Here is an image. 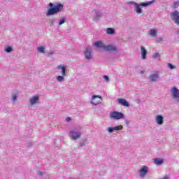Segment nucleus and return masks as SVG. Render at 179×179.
<instances>
[{"instance_id": "obj_1", "label": "nucleus", "mask_w": 179, "mask_h": 179, "mask_svg": "<svg viewBox=\"0 0 179 179\" xmlns=\"http://www.w3.org/2000/svg\"><path fill=\"white\" fill-rule=\"evenodd\" d=\"M50 8L46 13V16H54V15H57V13H61L62 10H64V5L62 3H58L54 6V3H49Z\"/></svg>"}, {"instance_id": "obj_2", "label": "nucleus", "mask_w": 179, "mask_h": 179, "mask_svg": "<svg viewBox=\"0 0 179 179\" xmlns=\"http://www.w3.org/2000/svg\"><path fill=\"white\" fill-rule=\"evenodd\" d=\"M127 3L128 5H134L135 12H136L138 15H141V13H142V8H141V6H143V8L150 6V5L155 3V0L147 2H141L140 4L135 1H129Z\"/></svg>"}, {"instance_id": "obj_3", "label": "nucleus", "mask_w": 179, "mask_h": 179, "mask_svg": "<svg viewBox=\"0 0 179 179\" xmlns=\"http://www.w3.org/2000/svg\"><path fill=\"white\" fill-rule=\"evenodd\" d=\"M93 45L96 47V48L103 50V51H117V47L113 45H106V44L101 41H96L94 43Z\"/></svg>"}, {"instance_id": "obj_4", "label": "nucleus", "mask_w": 179, "mask_h": 179, "mask_svg": "<svg viewBox=\"0 0 179 179\" xmlns=\"http://www.w3.org/2000/svg\"><path fill=\"white\" fill-rule=\"evenodd\" d=\"M81 129L82 128L80 127H78L71 130L69 133V138H71V139H73V141H76V139H79V138L82 136V131H80Z\"/></svg>"}, {"instance_id": "obj_5", "label": "nucleus", "mask_w": 179, "mask_h": 179, "mask_svg": "<svg viewBox=\"0 0 179 179\" xmlns=\"http://www.w3.org/2000/svg\"><path fill=\"white\" fill-rule=\"evenodd\" d=\"M171 95L176 103H179V90L176 87H173L171 89Z\"/></svg>"}, {"instance_id": "obj_6", "label": "nucleus", "mask_w": 179, "mask_h": 179, "mask_svg": "<svg viewBox=\"0 0 179 179\" xmlns=\"http://www.w3.org/2000/svg\"><path fill=\"white\" fill-rule=\"evenodd\" d=\"M110 117L112 120H122L125 118V116L124 115V114L119 111H113L110 113Z\"/></svg>"}, {"instance_id": "obj_7", "label": "nucleus", "mask_w": 179, "mask_h": 179, "mask_svg": "<svg viewBox=\"0 0 179 179\" xmlns=\"http://www.w3.org/2000/svg\"><path fill=\"white\" fill-rule=\"evenodd\" d=\"M29 103L30 106H36V104H38L40 103V95H34L32 96L29 100Z\"/></svg>"}, {"instance_id": "obj_8", "label": "nucleus", "mask_w": 179, "mask_h": 179, "mask_svg": "<svg viewBox=\"0 0 179 179\" xmlns=\"http://www.w3.org/2000/svg\"><path fill=\"white\" fill-rule=\"evenodd\" d=\"M101 100H103L101 96L99 95H94L92 98L91 104H92V106H99V104L101 103Z\"/></svg>"}, {"instance_id": "obj_9", "label": "nucleus", "mask_w": 179, "mask_h": 179, "mask_svg": "<svg viewBox=\"0 0 179 179\" xmlns=\"http://www.w3.org/2000/svg\"><path fill=\"white\" fill-rule=\"evenodd\" d=\"M93 51V48L92 46H88L85 48V50L84 52L85 57L86 59L88 61L92 59V52Z\"/></svg>"}, {"instance_id": "obj_10", "label": "nucleus", "mask_w": 179, "mask_h": 179, "mask_svg": "<svg viewBox=\"0 0 179 179\" xmlns=\"http://www.w3.org/2000/svg\"><path fill=\"white\" fill-rule=\"evenodd\" d=\"M171 17L176 24H179V12L178 10L172 12Z\"/></svg>"}, {"instance_id": "obj_11", "label": "nucleus", "mask_w": 179, "mask_h": 179, "mask_svg": "<svg viewBox=\"0 0 179 179\" xmlns=\"http://www.w3.org/2000/svg\"><path fill=\"white\" fill-rule=\"evenodd\" d=\"M148 171H149V168H148L147 166H142L139 170V177H141V178H145L148 174Z\"/></svg>"}, {"instance_id": "obj_12", "label": "nucleus", "mask_w": 179, "mask_h": 179, "mask_svg": "<svg viewBox=\"0 0 179 179\" xmlns=\"http://www.w3.org/2000/svg\"><path fill=\"white\" fill-rule=\"evenodd\" d=\"M57 69H60V73L63 76H67L66 69H68V66L65 64H59L57 66Z\"/></svg>"}, {"instance_id": "obj_13", "label": "nucleus", "mask_w": 179, "mask_h": 179, "mask_svg": "<svg viewBox=\"0 0 179 179\" xmlns=\"http://www.w3.org/2000/svg\"><path fill=\"white\" fill-rule=\"evenodd\" d=\"M155 122L157 125H163L164 124V117L162 115L155 116Z\"/></svg>"}, {"instance_id": "obj_14", "label": "nucleus", "mask_w": 179, "mask_h": 179, "mask_svg": "<svg viewBox=\"0 0 179 179\" xmlns=\"http://www.w3.org/2000/svg\"><path fill=\"white\" fill-rule=\"evenodd\" d=\"M117 101L119 104H121V106H123L124 107H129V103L124 99H118Z\"/></svg>"}, {"instance_id": "obj_15", "label": "nucleus", "mask_w": 179, "mask_h": 179, "mask_svg": "<svg viewBox=\"0 0 179 179\" xmlns=\"http://www.w3.org/2000/svg\"><path fill=\"white\" fill-rule=\"evenodd\" d=\"M150 80H151V82H156L157 80H159V78H160V76H159L158 73H152L150 76Z\"/></svg>"}, {"instance_id": "obj_16", "label": "nucleus", "mask_w": 179, "mask_h": 179, "mask_svg": "<svg viewBox=\"0 0 179 179\" xmlns=\"http://www.w3.org/2000/svg\"><path fill=\"white\" fill-rule=\"evenodd\" d=\"M141 58L143 59H146V55H148V50H146V48L145 47L141 46Z\"/></svg>"}, {"instance_id": "obj_17", "label": "nucleus", "mask_w": 179, "mask_h": 179, "mask_svg": "<svg viewBox=\"0 0 179 179\" xmlns=\"http://www.w3.org/2000/svg\"><path fill=\"white\" fill-rule=\"evenodd\" d=\"M149 34L151 37H157V31L155 29H151L149 31Z\"/></svg>"}, {"instance_id": "obj_18", "label": "nucleus", "mask_w": 179, "mask_h": 179, "mask_svg": "<svg viewBox=\"0 0 179 179\" xmlns=\"http://www.w3.org/2000/svg\"><path fill=\"white\" fill-rule=\"evenodd\" d=\"M65 77H66V76H58L56 78V80H57L59 83H62V82H65Z\"/></svg>"}, {"instance_id": "obj_19", "label": "nucleus", "mask_w": 179, "mask_h": 179, "mask_svg": "<svg viewBox=\"0 0 179 179\" xmlns=\"http://www.w3.org/2000/svg\"><path fill=\"white\" fill-rule=\"evenodd\" d=\"M106 34L113 36V34H115V29L108 27L106 29Z\"/></svg>"}, {"instance_id": "obj_20", "label": "nucleus", "mask_w": 179, "mask_h": 179, "mask_svg": "<svg viewBox=\"0 0 179 179\" xmlns=\"http://www.w3.org/2000/svg\"><path fill=\"white\" fill-rule=\"evenodd\" d=\"M164 160L160 158H156L154 159V163L156 164V166H161V164H163Z\"/></svg>"}, {"instance_id": "obj_21", "label": "nucleus", "mask_w": 179, "mask_h": 179, "mask_svg": "<svg viewBox=\"0 0 179 179\" xmlns=\"http://www.w3.org/2000/svg\"><path fill=\"white\" fill-rule=\"evenodd\" d=\"M37 51L40 54H44V52H45V47H44V46H39V47L37 48Z\"/></svg>"}, {"instance_id": "obj_22", "label": "nucleus", "mask_w": 179, "mask_h": 179, "mask_svg": "<svg viewBox=\"0 0 179 179\" xmlns=\"http://www.w3.org/2000/svg\"><path fill=\"white\" fill-rule=\"evenodd\" d=\"M66 22V17H62L60 19H59V26H62V24H64V23H65Z\"/></svg>"}, {"instance_id": "obj_23", "label": "nucleus", "mask_w": 179, "mask_h": 179, "mask_svg": "<svg viewBox=\"0 0 179 179\" xmlns=\"http://www.w3.org/2000/svg\"><path fill=\"white\" fill-rule=\"evenodd\" d=\"M101 16H103V15L101 14V12H100V11L96 12L95 17H94V20H97L100 19V17H101Z\"/></svg>"}, {"instance_id": "obj_24", "label": "nucleus", "mask_w": 179, "mask_h": 179, "mask_svg": "<svg viewBox=\"0 0 179 179\" xmlns=\"http://www.w3.org/2000/svg\"><path fill=\"white\" fill-rule=\"evenodd\" d=\"M55 23H57V19L52 17L49 20L50 26L52 27V26H54V24H55Z\"/></svg>"}, {"instance_id": "obj_25", "label": "nucleus", "mask_w": 179, "mask_h": 179, "mask_svg": "<svg viewBox=\"0 0 179 179\" xmlns=\"http://www.w3.org/2000/svg\"><path fill=\"white\" fill-rule=\"evenodd\" d=\"M4 51H6V52H12V51H13V49L12 48V47L10 46H8L4 49Z\"/></svg>"}, {"instance_id": "obj_26", "label": "nucleus", "mask_w": 179, "mask_h": 179, "mask_svg": "<svg viewBox=\"0 0 179 179\" xmlns=\"http://www.w3.org/2000/svg\"><path fill=\"white\" fill-rule=\"evenodd\" d=\"M122 128H123L122 125H118V126L113 127L114 131H122Z\"/></svg>"}, {"instance_id": "obj_27", "label": "nucleus", "mask_w": 179, "mask_h": 179, "mask_svg": "<svg viewBox=\"0 0 179 179\" xmlns=\"http://www.w3.org/2000/svg\"><path fill=\"white\" fill-rule=\"evenodd\" d=\"M178 6H179V1L173 2V4L172 5V8L176 9V8H178Z\"/></svg>"}, {"instance_id": "obj_28", "label": "nucleus", "mask_w": 179, "mask_h": 179, "mask_svg": "<svg viewBox=\"0 0 179 179\" xmlns=\"http://www.w3.org/2000/svg\"><path fill=\"white\" fill-rule=\"evenodd\" d=\"M153 57L160 60V54L159 52H156L153 55Z\"/></svg>"}, {"instance_id": "obj_29", "label": "nucleus", "mask_w": 179, "mask_h": 179, "mask_svg": "<svg viewBox=\"0 0 179 179\" xmlns=\"http://www.w3.org/2000/svg\"><path fill=\"white\" fill-rule=\"evenodd\" d=\"M106 131H108L109 134H113V132L115 131L114 127H108Z\"/></svg>"}, {"instance_id": "obj_30", "label": "nucleus", "mask_w": 179, "mask_h": 179, "mask_svg": "<svg viewBox=\"0 0 179 179\" xmlns=\"http://www.w3.org/2000/svg\"><path fill=\"white\" fill-rule=\"evenodd\" d=\"M16 100H17V96H16V94H13L12 95V101L15 102V101H16Z\"/></svg>"}, {"instance_id": "obj_31", "label": "nucleus", "mask_w": 179, "mask_h": 179, "mask_svg": "<svg viewBox=\"0 0 179 179\" xmlns=\"http://www.w3.org/2000/svg\"><path fill=\"white\" fill-rule=\"evenodd\" d=\"M168 67L171 69H176V66L173 64H171V63L168 64Z\"/></svg>"}, {"instance_id": "obj_32", "label": "nucleus", "mask_w": 179, "mask_h": 179, "mask_svg": "<svg viewBox=\"0 0 179 179\" xmlns=\"http://www.w3.org/2000/svg\"><path fill=\"white\" fill-rule=\"evenodd\" d=\"M86 145V143L82 142L78 144V148H83Z\"/></svg>"}, {"instance_id": "obj_33", "label": "nucleus", "mask_w": 179, "mask_h": 179, "mask_svg": "<svg viewBox=\"0 0 179 179\" xmlns=\"http://www.w3.org/2000/svg\"><path fill=\"white\" fill-rule=\"evenodd\" d=\"M103 79H105L106 82H110V78L108 76H103Z\"/></svg>"}, {"instance_id": "obj_34", "label": "nucleus", "mask_w": 179, "mask_h": 179, "mask_svg": "<svg viewBox=\"0 0 179 179\" xmlns=\"http://www.w3.org/2000/svg\"><path fill=\"white\" fill-rule=\"evenodd\" d=\"M163 41V38L159 37L157 38V43H162Z\"/></svg>"}, {"instance_id": "obj_35", "label": "nucleus", "mask_w": 179, "mask_h": 179, "mask_svg": "<svg viewBox=\"0 0 179 179\" xmlns=\"http://www.w3.org/2000/svg\"><path fill=\"white\" fill-rule=\"evenodd\" d=\"M38 176H41H41H44V173L41 171H38Z\"/></svg>"}, {"instance_id": "obj_36", "label": "nucleus", "mask_w": 179, "mask_h": 179, "mask_svg": "<svg viewBox=\"0 0 179 179\" xmlns=\"http://www.w3.org/2000/svg\"><path fill=\"white\" fill-rule=\"evenodd\" d=\"M66 122H69V121H71V117H66Z\"/></svg>"}, {"instance_id": "obj_37", "label": "nucleus", "mask_w": 179, "mask_h": 179, "mask_svg": "<svg viewBox=\"0 0 179 179\" xmlns=\"http://www.w3.org/2000/svg\"><path fill=\"white\" fill-rule=\"evenodd\" d=\"M125 124H127L128 125V124H129V121L126 120V121H125Z\"/></svg>"}, {"instance_id": "obj_38", "label": "nucleus", "mask_w": 179, "mask_h": 179, "mask_svg": "<svg viewBox=\"0 0 179 179\" xmlns=\"http://www.w3.org/2000/svg\"><path fill=\"white\" fill-rule=\"evenodd\" d=\"M176 34L179 36V29L178 30V31H176Z\"/></svg>"}]
</instances>
